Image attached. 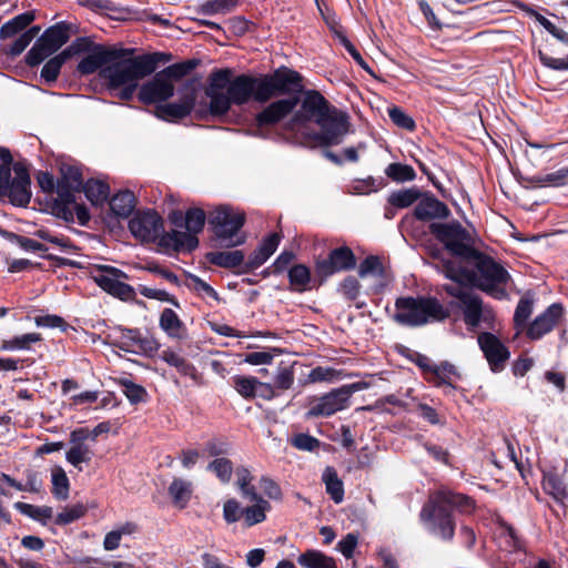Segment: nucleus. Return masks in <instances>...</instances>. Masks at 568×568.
Returning <instances> with one entry per match:
<instances>
[{
    "mask_svg": "<svg viewBox=\"0 0 568 568\" xmlns=\"http://www.w3.org/2000/svg\"><path fill=\"white\" fill-rule=\"evenodd\" d=\"M262 77L239 75L232 79V72L227 69L211 73L206 95L210 98L212 114H225L231 104H244L253 98L255 101L265 102L262 94Z\"/></svg>",
    "mask_w": 568,
    "mask_h": 568,
    "instance_id": "1",
    "label": "nucleus"
},
{
    "mask_svg": "<svg viewBox=\"0 0 568 568\" xmlns=\"http://www.w3.org/2000/svg\"><path fill=\"white\" fill-rule=\"evenodd\" d=\"M465 261L474 264L477 272H469L457 267L450 261L443 263L445 276L458 284H470L488 293L495 298H504L506 291L504 285L509 280L508 272L494 258L475 250Z\"/></svg>",
    "mask_w": 568,
    "mask_h": 568,
    "instance_id": "2",
    "label": "nucleus"
},
{
    "mask_svg": "<svg viewBox=\"0 0 568 568\" xmlns=\"http://www.w3.org/2000/svg\"><path fill=\"white\" fill-rule=\"evenodd\" d=\"M458 508L467 511L473 508V500L464 495L449 490H438L429 497L420 511V520L434 535L443 539H452L455 526L450 517V509Z\"/></svg>",
    "mask_w": 568,
    "mask_h": 568,
    "instance_id": "3",
    "label": "nucleus"
},
{
    "mask_svg": "<svg viewBox=\"0 0 568 568\" xmlns=\"http://www.w3.org/2000/svg\"><path fill=\"white\" fill-rule=\"evenodd\" d=\"M132 50L115 49L110 64L100 71V77L109 89L119 85L139 83L154 72V59L151 57H131Z\"/></svg>",
    "mask_w": 568,
    "mask_h": 568,
    "instance_id": "4",
    "label": "nucleus"
},
{
    "mask_svg": "<svg viewBox=\"0 0 568 568\" xmlns=\"http://www.w3.org/2000/svg\"><path fill=\"white\" fill-rule=\"evenodd\" d=\"M449 310L435 297H399L395 303L394 320L406 326H423L443 322L449 317Z\"/></svg>",
    "mask_w": 568,
    "mask_h": 568,
    "instance_id": "5",
    "label": "nucleus"
},
{
    "mask_svg": "<svg viewBox=\"0 0 568 568\" xmlns=\"http://www.w3.org/2000/svg\"><path fill=\"white\" fill-rule=\"evenodd\" d=\"M13 163L10 151L0 148V199L8 196L12 204L26 206L31 200V181L26 165Z\"/></svg>",
    "mask_w": 568,
    "mask_h": 568,
    "instance_id": "6",
    "label": "nucleus"
},
{
    "mask_svg": "<svg viewBox=\"0 0 568 568\" xmlns=\"http://www.w3.org/2000/svg\"><path fill=\"white\" fill-rule=\"evenodd\" d=\"M245 223V214L227 205L214 209L209 215V224L219 240L226 246H236L244 243L245 237L239 235Z\"/></svg>",
    "mask_w": 568,
    "mask_h": 568,
    "instance_id": "7",
    "label": "nucleus"
},
{
    "mask_svg": "<svg viewBox=\"0 0 568 568\" xmlns=\"http://www.w3.org/2000/svg\"><path fill=\"white\" fill-rule=\"evenodd\" d=\"M430 232L448 251L464 260L476 250L474 247L475 233L459 222L433 223Z\"/></svg>",
    "mask_w": 568,
    "mask_h": 568,
    "instance_id": "8",
    "label": "nucleus"
},
{
    "mask_svg": "<svg viewBox=\"0 0 568 568\" xmlns=\"http://www.w3.org/2000/svg\"><path fill=\"white\" fill-rule=\"evenodd\" d=\"M91 277L104 292L123 301L130 300L134 295L133 287L124 282L129 276L116 267L94 265L91 270Z\"/></svg>",
    "mask_w": 568,
    "mask_h": 568,
    "instance_id": "9",
    "label": "nucleus"
},
{
    "mask_svg": "<svg viewBox=\"0 0 568 568\" xmlns=\"http://www.w3.org/2000/svg\"><path fill=\"white\" fill-rule=\"evenodd\" d=\"M317 125L321 131L316 139L323 145L339 144L349 131L347 115L334 106L322 119L317 120Z\"/></svg>",
    "mask_w": 568,
    "mask_h": 568,
    "instance_id": "10",
    "label": "nucleus"
},
{
    "mask_svg": "<svg viewBox=\"0 0 568 568\" xmlns=\"http://www.w3.org/2000/svg\"><path fill=\"white\" fill-rule=\"evenodd\" d=\"M332 105L325 98L316 91H308L303 98L301 108L295 112L288 123V128L294 130L296 126L302 125L311 120L317 123L329 110Z\"/></svg>",
    "mask_w": 568,
    "mask_h": 568,
    "instance_id": "11",
    "label": "nucleus"
},
{
    "mask_svg": "<svg viewBox=\"0 0 568 568\" xmlns=\"http://www.w3.org/2000/svg\"><path fill=\"white\" fill-rule=\"evenodd\" d=\"M129 229L141 242H154L164 230L161 216L152 210L138 212L130 220Z\"/></svg>",
    "mask_w": 568,
    "mask_h": 568,
    "instance_id": "12",
    "label": "nucleus"
},
{
    "mask_svg": "<svg viewBox=\"0 0 568 568\" xmlns=\"http://www.w3.org/2000/svg\"><path fill=\"white\" fill-rule=\"evenodd\" d=\"M262 94L266 101L273 97L301 88V75L288 69L276 70L273 74L262 75Z\"/></svg>",
    "mask_w": 568,
    "mask_h": 568,
    "instance_id": "13",
    "label": "nucleus"
},
{
    "mask_svg": "<svg viewBox=\"0 0 568 568\" xmlns=\"http://www.w3.org/2000/svg\"><path fill=\"white\" fill-rule=\"evenodd\" d=\"M351 394L352 392L347 387L334 389L331 393L314 399L311 403L307 415L311 417L331 416L343 410L349 405Z\"/></svg>",
    "mask_w": 568,
    "mask_h": 568,
    "instance_id": "14",
    "label": "nucleus"
},
{
    "mask_svg": "<svg viewBox=\"0 0 568 568\" xmlns=\"http://www.w3.org/2000/svg\"><path fill=\"white\" fill-rule=\"evenodd\" d=\"M195 101V89L193 87L185 88L178 101L156 105L154 115L168 122L179 121L192 112Z\"/></svg>",
    "mask_w": 568,
    "mask_h": 568,
    "instance_id": "15",
    "label": "nucleus"
},
{
    "mask_svg": "<svg viewBox=\"0 0 568 568\" xmlns=\"http://www.w3.org/2000/svg\"><path fill=\"white\" fill-rule=\"evenodd\" d=\"M297 105L296 98L281 99L268 104L260 113H257L255 121L257 129L254 135L262 136V128L273 125L288 115Z\"/></svg>",
    "mask_w": 568,
    "mask_h": 568,
    "instance_id": "16",
    "label": "nucleus"
},
{
    "mask_svg": "<svg viewBox=\"0 0 568 568\" xmlns=\"http://www.w3.org/2000/svg\"><path fill=\"white\" fill-rule=\"evenodd\" d=\"M355 264L356 260L352 250L342 246L333 250L326 260L317 262L316 271L321 276L327 277L336 272L351 270Z\"/></svg>",
    "mask_w": 568,
    "mask_h": 568,
    "instance_id": "17",
    "label": "nucleus"
},
{
    "mask_svg": "<svg viewBox=\"0 0 568 568\" xmlns=\"http://www.w3.org/2000/svg\"><path fill=\"white\" fill-rule=\"evenodd\" d=\"M174 94V84L163 78L159 72L141 85L139 99L145 104L168 101Z\"/></svg>",
    "mask_w": 568,
    "mask_h": 568,
    "instance_id": "18",
    "label": "nucleus"
},
{
    "mask_svg": "<svg viewBox=\"0 0 568 568\" xmlns=\"http://www.w3.org/2000/svg\"><path fill=\"white\" fill-rule=\"evenodd\" d=\"M478 344L491 369H501L505 362L509 358V352L506 346L491 333H481L478 336Z\"/></svg>",
    "mask_w": 568,
    "mask_h": 568,
    "instance_id": "19",
    "label": "nucleus"
},
{
    "mask_svg": "<svg viewBox=\"0 0 568 568\" xmlns=\"http://www.w3.org/2000/svg\"><path fill=\"white\" fill-rule=\"evenodd\" d=\"M61 179L57 183V193L67 203L73 202L74 192L83 187L82 174L79 168L73 165L61 166Z\"/></svg>",
    "mask_w": 568,
    "mask_h": 568,
    "instance_id": "20",
    "label": "nucleus"
},
{
    "mask_svg": "<svg viewBox=\"0 0 568 568\" xmlns=\"http://www.w3.org/2000/svg\"><path fill=\"white\" fill-rule=\"evenodd\" d=\"M83 432H71L70 448L65 453V459L72 466L81 468V464H89L93 457V450L83 437Z\"/></svg>",
    "mask_w": 568,
    "mask_h": 568,
    "instance_id": "21",
    "label": "nucleus"
},
{
    "mask_svg": "<svg viewBox=\"0 0 568 568\" xmlns=\"http://www.w3.org/2000/svg\"><path fill=\"white\" fill-rule=\"evenodd\" d=\"M562 308L558 304H552L542 314L529 325L527 335L531 339H539L550 332L558 318L561 316Z\"/></svg>",
    "mask_w": 568,
    "mask_h": 568,
    "instance_id": "22",
    "label": "nucleus"
},
{
    "mask_svg": "<svg viewBox=\"0 0 568 568\" xmlns=\"http://www.w3.org/2000/svg\"><path fill=\"white\" fill-rule=\"evenodd\" d=\"M113 54H115V49L98 45L79 62L78 70L82 74H91L110 64Z\"/></svg>",
    "mask_w": 568,
    "mask_h": 568,
    "instance_id": "23",
    "label": "nucleus"
},
{
    "mask_svg": "<svg viewBox=\"0 0 568 568\" xmlns=\"http://www.w3.org/2000/svg\"><path fill=\"white\" fill-rule=\"evenodd\" d=\"M460 303L464 321L471 328L477 327L481 320H489L491 317L490 310L485 308L481 300L471 292L464 296Z\"/></svg>",
    "mask_w": 568,
    "mask_h": 568,
    "instance_id": "24",
    "label": "nucleus"
},
{
    "mask_svg": "<svg viewBox=\"0 0 568 568\" xmlns=\"http://www.w3.org/2000/svg\"><path fill=\"white\" fill-rule=\"evenodd\" d=\"M449 213L447 205L433 196L422 199L415 207V216L423 221L446 219Z\"/></svg>",
    "mask_w": 568,
    "mask_h": 568,
    "instance_id": "25",
    "label": "nucleus"
},
{
    "mask_svg": "<svg viewBox=\"0 0 568 568\" xmlns=\"http://www.w3.org/2000/svg\"><path fill=\"white\" fill-rule=\"evenodd\" d=\"M281 242V235L273 233L262 241L248 261V265L253 268L260 267L276 251Z\"/></svg>",
    "mask_w": 568,
    "mask_h": 568,
    "instance_id": "26",
    "label": "nucleus"
},
{
    "mask_svg": "<svg viewBox=\"0 0 568 568\" xmlns=\"http://www.w3.org/2000/svg\"><path fill=\"white\" fill-rule=\"evenodd\" d=\"M297 562L304 568H337L336 561L318 550H307L301 554Z\"/></svg>",
    "mask_w": 568,
    "mask_h": 568,
    "instance_id": "27",
    "label": "nucleus"
},
{
    "mask_svg": "<svg viewBox=\"0 0 568 568\" xmlns=\"http://www.w3.org/2000/svg\"><path fill=\"white\" fill-rule=\"evenodd\" d=\"M111 211L120 217H128L135 207V196L132 192L125 190L116 193L110 200Z\"/></svg>",
    "mask_w": 568,
    "mask_h": 568,
    "instance_id": "28",
    "label": "nucleus"
},
{
    "mask_svg": "<svg viewBox=\"0 0 568 568\" xmlns=\"http://www.w3.org/2000/svg\"><path fill=\"white\" fill-rule=\"evenodd\" d=\"M169 495L173 504L182 509L191 499L192 485L182 478H174L169 486Z\"/></svg>",
    "mask_w": 568,
    "mask_h": 568,
    "instance_id": "29",
    "label": "nucleus"
},
{
    "mask_svg": "<svg viewBox=\"0 0 568 568\" xmlns=\"http://www.w3.org/2000/svg\"><path fill=\"white\" fill-rule=\"evenodd\" d=\"M34 20L32 12H24L16 16L11 20L7 21L0 28V39L6 40L14 37L23 29H26Z\"/></svg>",
    "mask_w": 568,
    "mask_h": 568,
    "instance_id": "30",
    "label": "nucleus"
},
{
    "mask_svg": "<svg viewBox=\"0 0 568 568\" xmlns=\"http://www.w3.org/2000/svg\"><path fill=\"white\" fill-rule=\"evenodd\" d=\"M460 378L459 373L456 367L452 364L444 363L438 366H434L432 369V378L430 381L436 386H449L454 388V383Z\"/></svg>",
    "mask_w": 568,
    "mask_h": 568,
    "instance_id": "31",
    "label": "nucleus"
},
{
    "mask_svg": "<svg viewBox=\"0 0 568 568\" xmlns=\"http://www.w3.org/2000/svg\"><path fill=\"white\" fill-rule=\"evenodd\" d=\"M322 479L331 498L336 504L342 503L344 498V486L336 470L333 467H326L323 471Z\"/></svg>",
    "mask_w": 568,
    "mask_h": 568,
    "instance_id": "32",
    "label": "nucleus"
},
{
    "mask_svg": "<svg viewBox=\"0 0 568 568\" xmlns=\"http://www.w3.org/2000/svg\"><path fill=\"white\" fill-rule=\"evenodd\" d=\"M40 38L54 51H58L70 38L69 28L64 23H57L47 29Z\"/></svg>",
    "mask_w": 568,
    "mask_h": 568,
    "instance_id": "33",
    "label": "nucleus"
},
{
    "mask_svg": "<svg viewBox=\"0 0 568 568\" xmlns=\"http://www.w3.org/2000/svg\"><path fill=\"white\" fill-rule=\"evenodd\" d=\"M42 339L39 333H28L19 336L3 339L0 345L1 351L14 352V351H28L31 345Z\"/></svg>",
    "mask_w": 568,
    "mask_h": 568,
    "instance_id": "34",
    "label": "nucleus"
},
{
    "mask_svg": "<svg viewBox=\"0 0 568 568\" xmlns=\"http://www.w3.org/2000/svg\"><path fill=\"white\" fill-rule=\"evenodd\" d=\"M136 525L133 523H125L118 526L105 535L103 548L106 551L115 550L119 548L122 537L133 535L136 531Z\"/></svg>",
    "mask_w": 568,
    "mask_h": 568,
    "instance_id": "35",
    "label": "nucleus"
},
{
    "mask_svg": "<svg viewBox=\"0 0 568 568\" xmlns=\"http://www.w3.org/2000/svg\"><path fill=\"white\" fill-rule=\"evenodd\" d=\"M83 191L93 205H100L108 199L109 185L103 181L91 179L83 185Z\"/></svg>",
    "mask_w": 568,
    "mask_h": 568,
    "instance_id": "36",
    "label": "nucleus"
},
{
    "mask_svg": "<svg viewBox=\"0 0 568 568\" xmlns=\"http://www.w3.org/2000/svg\"><path fill=\"white\" fill-rule=\"evenodd\" d=\"M160 326L171 337H182L184 327L178 314L171 310L165 308L160 316Z\"/></svg>",
    "mask_w": 568,
    "mask_h": 568,
    "instance_id": "37",
    "label": "nucleus"
},
{
    "mask_svg": "<svg viewBox=\"0 0 568 568\" xmlns=\"http://www.w3.org/2000/svg\"><path fill=\"white\" fill-rule=\"evenodd\" d=\"M52 494L60 500L69 497V478L61 466H54L51 470Z\"/></svg>",
    "mask_w": 568,
    "mask_h": 568,
    "instance_id": "38",
    "label": "nucleus"
},
{
    "mask_svg": "<svg viewBox=\"0 0 568 568\" xmlns=\"http://www.w3.org/2000/svg\"><path fill=\"white\" fill-rule=\"evenodd\" d=\"M255 504L243 509V518L247 526L263 523L266 519V513L271 505L265 499H258Z\"/></svg>",
    "mask_w": 568,
    "mask_h": 568,
    "instance_id": "39",
    "label": "nucleus"
},
{
    "mask_svg": "<svg viewBox=\"0 0 568 568\" xmlns=\"http://www.w3.org/2000/svg\"><path fill=\"white\" fill-rule=\"evenodd\" d=\"M288 280L294 291H306L311 282V273L308 267L303 264L292 266L288 271Z\"/></svg>",
    "mask_w": 568,
    "mask_h": 568,
    "instance_id": "40",
    "label": "nucleus"
},
{
    "mask_svg": "<svg viewBox=\"0 0 568 568\" xmlns=\"http://www.w3.org/2000/svg\"><path fill=\"white\" fill-rule=\"evenodd\" d=\"M211 263L222 267H235L244 261V254L241 251L213 252L209 254Z\"/></svg>",
    "mask_w": 568,
    "mask_h": 568,
    "instance_id": "41",
    "label": "nucleus"
},
{
    "mask_svg": "<svg viewBox=\"0 0 568 568\" xmlns=\"http://www.w3.org/2000/svg\"><path fill=\"white\" fill-rule=\"evenodd\" d=\"M168 240L175 250L192 251L197 244L199 240L195 234L191 232L172 231L168 234Z\"/></svg>",
    "mask_w": 568,
    "mask_h": 568,
    "instance_id": "42",
    "label": "nucleus"
},
{
    "mask_svg": "<svg viewBox=\"0 0 568 568\" xmlns=\"http://www.w3.org/2000/svg\"><path fill=\"white\" fill-rule=\"evenodd\" d=\"M51 47H49L41 38L37 40L33 47L28 51L26 61L29 65L34 67L40 64L47 58L55 53Z\"/></svg>",
    "mask_w": 568,
    "mask_h": 568,
    "instance_id": "43",
    "label": "nucleus"
},
{
    "mask_svg": "<svg viewBox=\"0 0 568 568\" xmlns=\"http://www.w3.org/2000/svg\"><path fill=\"white\" fill-rule=\"evenodd\" d=\"M195 68V63L192 61H185L181 63L171 64L159 73L168 81L174 84L175 81L181 80L191 70Z\"/></svg>",
    "mask_w": 568,
    "mask_h": 568,
    "instance_id": "44",
    "label": "nucleus"
},
{
    "mask_svg": "<svg viewBox=\"0 0 568 568\" xmlns=\"http://www.w3.org/2000/svg\"><path fill=\"white\" fill-rule=\"evenodd\" d=\"M87 514V507L81 504H74L68 507H64L55 517V524L58 525H69L80 518H82Z\"/></svg>",
    "mask_w": 568,
    "mask_h": 568,
    "instance_id": "45",
    "label": "nucleus"
},
{
    "mask_svg": "<svg viewBox=\"0 0 568 568\" xmlns=\"http://www.w3.org/2000/svg\"><path fill=\"white\" fill-rule=\"evenodd\" d=\"M419 197V192L416 189H406L393 192L388 196V202L395 207H408Z\"/></svg>",
    "mask_w": 568,
    "mask_h": 568,
    "instance_id": "46",
    "label": "nucleus"
},
{
    "mask_svg": "<svg viewBox=\"0 0 568 568\" xmlns=\"http://www.w3.org/2000/svg\"><path fill=\"white\" fill-rule=\"evenodd\" d=\"M385 173L388 178L396 182L413 181L416 176L414 169L407 164L390 163Z\"/></svg>",
    "mask_w": 568,
    "mask_h": 568,
    "instance_id": "47",
    "label": "nucleus"
},
{
    "mask_svg": "<svg viewBox=\"0 0 568 568\" xmlns=\"http://www.w3.org/2000/svg\"><path fill=\"white\" fill-rule=\"evenodd\" d=\"M358 274L362 278L368 276L382 278L384 276V267L381 260L373 255L366 257L359 265Z\"/></svg>",
    "mask_w": 568,
    "mask_h": 568,
    "instance_id": "48",
    "label": "nucleus"
},
{
    "mask_svg": "<svg viewBox=\"0 0 568 568\" xmlns=\"http://www.w3.org/2000/svg\"><path fill=\"white\" fill-rule=\"evenodd\" d=\"M206 215L202 209L193 207L185 213V227L186 231L197 234L200 233L205 224Z\"/></svg>",
    "mask_w": 568,
    "mask_h": 568,
    "instance_id": "49",
    "label": "nucleus"
},
{
    "mask_svg": "<svg viewBox=\"0 0 568 568\" xmlns=\"http://www.w3.org/2000/svg\"><path fill=\"white\" fill-rule=\"evenodd\" d=\"M120 385L123 388V394L126 396L131 404H138L145 400L148 393L143 386L138 385L126 378L121 379Z\"/></svg>",
    "mask_w": 568,
    "mask_h": 568,
    "instance_id": "50",
    "label": "nucleus"
},
{
    "mask_svg": "<svg viewBox=\"0 0 568 568\" xmlns=\"http://www.w3.org/2000/svg\"><path fill=\"white\" fill-rule=\"evenodd\" d=\"M36 235L53 245L60 252H71L75 248L74 244L64 236L52 234L48 230H39Z\"/></svg>",
    "mask_w": 568,
    "mask_h": 568,
    "instance_id": "51",
    "label": "nucleus"
},
{
    "mask_svg": "<svg viewBox=\"0 0 568 568\" xmlns=\"http://www.w3.org/2000/svg\"><path fill=\"white\" fill-rule=\"evenodd\" d=\"M67 61L65 57L60 52L49 59L41 70V77L47 82H54L60 73L62 64Z\"/></svg>",
    "mask_w": 568,
    "mask_h": 568,
    "instance_id": "52",
    "label": "nucleus"
},
{
    "mask_svg": "<svg viewBox=\"0 0 568 568\" xmlns=\"http://www.w3.org/2000/svg\"><path fill=\"white\" fill-rule=\"evenodd\" d=\"M236 392L245 397H254L257 393L258 381L255 377L235 376L233 379Z\"/></svg>",
    "mask_w": 568,
    "mask_h": 568,
    "instance_id": "53",
    "label": "nucleus"
},
{
    "mask_svg": "<svg viewBox=\"0 0 568 568\" xmlns=\"http://www.w3.org/2000/svg\"><path fill=\"white\" fill-rule=\"evenodd\" d=\"M39 32V28H32L30 30H27L22 32L14 41L13 43L6 49V52L9 53L12 57H17L21 54L26 48L30 44V42L33 40L36 34Z\"/></svg>",
    "mask_w": 568,
    "mask_h": 568,
    "instance_id": "54",
    "label": "nucleus"
},
{
    "mask_svg": "<svg viewBox=\"0 0 568 568\" xmlns=\"http://www.w3.org/2000/svg\"><path fill=\"white\" fill-rule=\"evenodd\" d=\"M531 313L532 302L528 298H521L517 304L514 315V322L515 327L517 328V333H520L525 328L526 321L529 318Z\"/></svg>",
    "mask_w": 568,
    "mask_h": 568,
    "instance_id": "55",
    "label": "nucleus"
},
{
    "mask_svg": "<svg viewBox=\"0 0 568 568\" xmlns=\"http://www.w3.org/2000/svg\"><path fill=\"white\" fill-rule=\"evenodd\" d=\"M207 468L215 473L222 483H229L232 477L233 465L227 458H216L209 464Z\"/></svg>",
    "mask_w": 568,
    "mask_h": 568,
    "instance_id": "56",
    "label": "nucleus"
},
{
    "mask_svg": "<svg viewBox=\"0 0 568 568\" xmlns=\"http://www.w3.org/2000/svg\"><path fill=\"white\" fill-rule=\"evenodd\" d=\"M99 44L93 43L89 38H78L75 39L68 48H65L61 53L65 57V59H70L73 55H78L80 53H89L93 50V48Z\"/></svg>",
    "mask_w": 568,
    "mask_h": 568,
    "instance_id": "57",
    "label": "nucleus"
},
{
    "mask_svg": "<svg viewBox=\"0 0 568 568\" xmlns=\"http://www.w3.org/2000/svg\"><path fill=\"white\" fill-rule=\"evenodd\" d=\"M161 358L184 375H187L193 371V367L182 356H180V354L172 349H164L161 354Z\"/></svg>",
    "mask_w": 568,
    "mask_h": 568,
    "instance_id": "58",
    "label": "nucleus"
},
{
    "mask_svg": "<svg viewBox=\"0 0 568 568\" xmlns=\"http://www.w3.org/2000/svg\"><path fill=\"white\" fill-rule=\"evenodd\" d=\"M236 3L237 0H209L202 6V9L209 14H224L233 10Z\"/></svg>",
    "mask_w": 568,
    "mask_h": 568,
    "instance_id": "59",
    "label": "nucleus"
},
{
    "mask_svg": "<svg viewBox=\"0 0 568 568\" xmlns=\"http://www.w3.org/2000/svg\"><path fill=\"white\" fill-rule=\"evenodd\" d=\"M542 487L546 493L551 495L557 500H560L565 497L566 490L564 483L557 476H545L542 480Z\"/></svg>",
    "mask_w": 568,
    "mask_h": 568,
    "instance_id": "60",
    "label": "nucleus"
},
{
    "mask_svg": "<svg viewBox=\"0 0 568 568\" xmlns=\"http://www.w3.org/2000/svg\"><path fill=\"white\" fill-rule=\"evenodd\" d=\"M390 120L398 126L408 131L415 129V121L403 109L393 106L388 109Z\"/></svg>",
    "mask_w": 568,
    "mask_h": 568,
    "instance_id": "61",
    "label": "nucleus"
},
{
    "mask_svg": "<svg viewBox=\"0 0 568 568\" xmlns=\"http://www.w3.org/2000/svg\"><path fill=\"white\" fill-rule=\"evenodd\" d=\"M243 509L236 499H227L223 505L224 520L229 524L236 523L243 516Z\"/></svg>",
    "mask_w": 568,
    "mask_h": 568,
    "instance_id": "62",
    "label": "nucleus"
},
{
    "mask_svg": "<svg viewBox=\"0 0 568 568\" xmlns=\"http://www.w3.org/2000/svg\"><path fill=\"white\" fill-rule=\"evenodd\" d=\"M339 291L347 300L354 301L359 295L361 285L355 277L348 276L341 283Z\"/></svg>",
    "mask_w": 568,
    "mask_h": 568,
    "instance_id": "63",
    "label": "nucleus"
},
{
    "mask_svg": "<svg viewBox=\"0 0 568 568\" xmlns=\"http://www.w3.org/2000/svg\"><path fill=\"white\" fill-rule=\"evenodd\" d=\"M294 382V373L291 367L282 366L275 376V387L285 390L291 388Z\"/></svg>",
    "mask_w": 568,
    "mask_h": 568,
    "instance_id": "64",
    "label": "nucleus"
}]
</instances>
